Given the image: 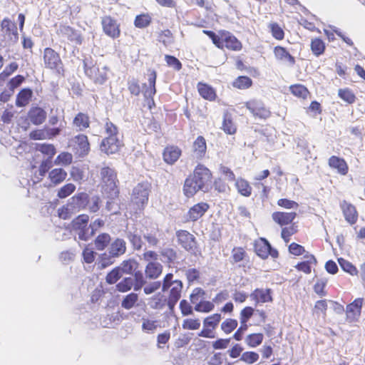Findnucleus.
<instances>
[{
    "label": "nucleus",
    "mask_w": 365,
    "mask_h": 365,
    "mask_svg": "<svg viewBox=\"0 0 365 365\" xmlns=\"http://www.w3.org/2000/svg\"><path fill=\"white\" fill-rule=\"evenodd\" d=\"M212 174L208 168L199 164L195 168L192 175L187 177L185 181L183 192L190 197L198 191L206 192L211 184Z\"/></svg>",
    "instance_id": "obj_1"
},
{
    "label": "nucleus",
    "mask_w": 365,
    "mask_h": 365,
    "mask_svg": "<svg viewBox=\"0 0 365 365\" xmlns=\"http://www.w3.org/2000/svg\"><path fill=\"white\" fill-rule=\"evenodd\" d=\"M182 287L183 284L182 281L174 279L172 273H168L165 276L163 281L162 291L163 292L169 291L166 304L170 312L173 311L175 304L180 299Z\"/></svg>",
    "instance_id": "obj_2"
},
{
    "label": "nucleus",
    "mask_w": 365,
    "mask_h": 365,
    "mask_svg": "<svg viewBox=\"0 0 365 365\" xmlns=\"http://www.w3.org/2000/svg\"><path fill=\"white\" fill-rule=\"evenodd\" d=\"M85 74L96 84H103L108 79V68L99 67L91 56L85 57L83 61Z\"/></svg>",
    "instance_id": "obj_3"
},
{
    "label": "nucleus",
    "mask_w": 365,
    "mask_h": 365,
    "mask_svg": "<svg viewBox=\"0 0 365 365\" xmlns=\"http://www.w3.org/2000/svg\"><path fill=\"white\" fill-rule=\"evenodd\" d=\"M126 252V242L124 240L116 238L112 241L108 247V254L103 253L101 255L102 267H106L107 265L113 262L112 259L119 257L124 255Z\"/></svg>",
    "instance_id": "obj_4"
},
{
    "label": "nucleus",
    "mask_w": 365,
    "mask_h": 365,
    "mask_svg": "<svg viewBox=\"0 0 365 365\" xmlns=\"http://www.w3.org/2000/svg\"><path fill=\"white\" fill-rule=\"evenodd\" d=\"M88 215H80L72 221L73 230L81 240L87 241L93 236V231L88 226Z\"/></svg>",
    "instance_id": "obj_5"
},
{
    "label": "nucleus",
    "mask_w": 365,
    "mask_h": 365,
    "mask_svg": "<svg viewBox=\"0 0 365 365\" xmlns=\"http://www.w3.org/2000/svg\"><path fill=\"white\" fill-rule=\"evenodd\" d=\"M101 176L103 184L105 191L110 192L111 196H116L118 194L116 173L109 167H105L101 169Z\"/></svg>",
    "instance_id": "obj_6"
},
{
    "label": "nucleus",
    "mask_w": 365,
    "mask_h": 365,
    "mask_svg": "<svg viewBox=\"0 0 365 365\" xmlns=\"http://www.w3.org/2000/svg\"><path fill=\"white\" fill-rule=\"evenodd\" d=\"M43 63L45 67L56 71L58 74L63 73V66L62 61L53 49L46 48L43 51Z\"/></svg>",
    "instance_id": "obj_7"
},
{
    "label": "nucleus",
    "mask_w": 365,
    "mask_h": 365,
    "mask_svg": "<svg viewBox=\"0 0 365 365\" xmlns=\"http://www.w3.org/2000/svg\"><path fill=\"white\" fill-rule=\"evenodd\" d=\"M150 185L148 182L138 183L133 190L131 201L138 208H142L148 201Z\"/></svg>",
    "instance_id": "obj_8"
},
{
    "label": "nucleus",
    "mask_w": 365,
    "mask_h": 365,
    "mask_svg": "<svg viewBox=\"0 0 365 365\" xmlns=\"http://www.w3.org/2000/svg\"><path fill=\"white\" fill-rule=\"evenodd\" d=\"M121 142L118 136H108L104 138L101 144V150L107 155L113 154L119 150Z\"/></svg>",
    "instance_id": "obj_9"
},
{
    "label": "nucleus",
    "mask_w": 365,
    "mask_h": 365,
    "mask_svg": "<svg viewBox=\"0 0 365 365\" xmlns=\"http://www.w3.org/2000/svg\"><path fill=\"white\" fill-rule=\"evenodd\" d=\"M101 24L103 31L108 36L115 38L119 36L120 29L117 21L109 16L102 18Z\"/></svg>",
    "instance_id": "obj_10"
},
{
    "label": "nucleus",
    "mask_w": 365,
    "mask_h": 365,
    "mask_svg": "<svg viewBox=\"0 0 365 365\" xmlns=\"http://www.w3.org/2000/svg\"><path fill=\"white\" fill-rule=\"evenodd\" d=\"M246 107L255 117L265 119L270 115L269 110L264 106L261 101L256 100L248 101L246 103Z\"/></svg>",
    "instance_id": "obj_11"
},
{
    "label": "nucleus",
    "mask_w": 365,
    "mask_h": 365,
    "mask_svg": "<svg viewBox=\"0 0 365 365\" xmlns=\"http://www.w3.org/2000/svg\"><path fill=\"white\" fill-rule=\"evenodd\" d=\"M255 249L257 255L262 259L267 258L269 255L276 257L278 255L277 251L273 250L265 239H261L260 241L256 242Z\"/></svg>",
    "instance_id": "obj_12"
},
{
    "label": "nucleus",
    "mask_w": 365,
    "mask_h": 365,
    "mask_svg": "<svg viewBox=\"0 0 365 365\" xmlns=\"http://www.w3.org/2000/svg\"><path fill=\"white\" fill-rule=\"evenodd\" d=\"M179 244L187 251H192L195 247V237L186 230H179L176 232Z\"/></svg>",
    "instance_id": "obj_13"
},
{
    "label": "nucleus",
    "mask_w": 365,
    "mask_h": 365,
    "mask_svg": "<svg viewBox=\"0 0 365 365\" xmlns=\"http://www.w3.org/2000/svg\"><path fill=\"white\" fill-rule=\"evenodd\" d=\"M363 303L364 299L358 298L356 299L352 303L347 305L346 313V317L349 320L354 321L360 316Z\"/></svg>",
    "instance_id": "obj_14"
},
{
    "label": "nucleus",
    "mask_w": 365,
    "mask_h": 365,
    "mask_svg": "<svg viewBox=\"0 0 365 365\" xmlns=\"http://www.w3.org/2000/svg\"><path fill=\"white\" fill-rule=\"evenodd\" d=\"M3 31L7 35L11 41L16 42L18 40L19 34L16 24L9 19L5 18L1 24Z\"/></svg>",
    "instance_id": "obj_15"
},
{
    "label": "nucleus",
    "mask_w": 365,
    "mask_h": 365,
    "mask_svg": "<svg viewBox=\"0 0 365 365\" xmlns=\"http://www.w3.org/2000/svg\"><path fill=\"white\" fill-rule=\"evenodd\" d=\"M340 206L345 220L351 225L354 224L358 219V214L355 207L345 200L341 202Z\"/></svg>",
    "instance_id": "obj_16"
},
{
    "label": "nucleus",
    "mask_w": 365,
    "mask_h": 365,
    "mask_svg": "<svg viewBox=\"0 0 365 365\" xmlns=\"http://www.w3.org/2000/svg\"><path fill=\"white\" fill-rule=\"evenodd\" d=\"M46 112L40 107H32L28 113L29 120L34 125L42 124L46 118Z\"/></svg>",
    "instance_id": "obj_17"
},
{
    "label": "nucleus",
    "mask_w": 365,
    "mask_h": 365,
    "mask_svg": "<svg viewBox=\"0 0 365 365\" xmlns=\"http://www.w3.org/2000/svg\"><path fill=\"white\" fill-rule=\"evenodd\" d=\"M222 41L224 46L233 51H240L242 43L230 32H222Z\"/></svg>",
    "instance_id": "obj_18"
},
{
    "label": "nucleus",
    "mask_w": 365,
    "mask_h": 365,
    "mask_svg": "<svg viewBox=\"0 0 365 365\" xmlns=\"http://www.w3.org/2000/svg\"><path fill=\"white\" fill-rule=\"evenodd\" d=\"M76 145H77V150L80 155H86L90 150V145L86 135L79 134L75 136L72 140Z\"/></svg>",
    "instance_id": "obj_19"
},
{
    "label": "nucleus",
    "mask_w": 365,
    "mask_h": 365,
    "mask_svg": "<svg viewBox=\"0 0 365 365\" xmlns=\"http://www.w3.org/2000/svg\"><path fill=\"white\" fill-rule=\"evenodd\" d=\"M296 216L297 214L294 212H275L272 214V219L275 222L283 226L292 223Z\"/></svg>",
    "instance_id": "obj_20"
},
{
    "label": "nucleus",
    "mask_w": 365,
    "mask_h": 365,
    "mask_svg": "<svg viewBox=\"0 0 365 365\" xmlns=\"http://www.w3.org/2000/svg\"><path fill=\"white\" fill-rule=\"evenodd\" d=\"M181 150L176 146H170L165 148L163 159L165 163L170 165L174 164L180 158Z\"/></svg>",
    "instance_id": "obj_21"
},
{
    "label": "nucleus",
    "mask_w": 365,
    "mask_h": 365,
    "mask_svg": "<svg viewBox=\"0 0 365 365\" xmlns=\"http://www.w3.org/2000/svg\"><path fill=\"white\" fill-rule=\"evenodd\" d=\"M209 205L205 202H200L192 207L188 212V217L192 221L200 218L208 210Z\"/></svg>",
    "instance_id": "obj_22"
},
{
    "label": "nucleus",
    "mask_w": 365,
    "mask_h": 365,
    "mask_svg": "<svg viewBox=\"0 0 365 365\" xmlns=\"http://www.w3.org/2000/svg\"><path fill=\"white\" fill-rule=\"evenodd\" d=\"M163 272V265L157 262H150L145 267L146 277L155 279L160 277Z\"/></svg>",
    "instance_id": "obj_23"
},
{
    "label": "nucleus",
    "mask_w": 365,
    "mask_h": 365,
    "mask_svg": "<svg viewBox=\"0 0 365 365\" xmlns=\"http://www.w3.org/2000/svg\"><path fill=\"white\" fill-rule=\"evenodd\" d=\"M274 53L277 60L288 63L289 66H293L295 63L294 58L284 47L276 46Z\"/></svg>",
    "instance_id": "obj_24"
},
{
    "label": "nucleus",
    "mask_w": 365,
    "mask_h": 365,
    "mask_svg": "<svg viewBox=\"0 0 365 365\" xmlns=\"http://www.w3.org/2000/svg\"><path fill=\"white\" fill-rule=\"evenodd\" d=\"M250 297L255 301L257 304L272 301L270 289H256L250 294Z\"/></svg>",
    "instance_id": "obj_25"
},
{
    "label": "nucleus",
    "mask_w": 365,
    "mask_h": 365,
    "mask_svg": "<svg viewBox=\"0 0 365 365\" xmlns=\"http://www.w3.org/2000/svg\"><path fill=\"white\" fill-rule=\"evenodd\" d=\"M58 32L71 41H74L77 43H81V42L79 34L69 26L61 25L58 29Z\"/></svg>",
    "instance_id": "obj_26"
},
{
    "label": "nucleus",
    "mask_w": 365,
    "mask_h": 365,
    "mask_svg": "<svg viewBox=\"0 0 365 365\" xmlns=\"http://www.w3.org/2000/svg\"><path fill=\"white\" fill-rule=\"evenodd\" d=\"M148 86L144 84L145 90L143 91V94L145 98H151L153 100V96L155 95L156 92L155 89V81H156V73L153 71L148 75Z\"/></svg>",
    "instance_id": "obj_27"
},
{
    "label": "nucleus",
    "mask_w": 365,
    "mask_h": 365,
    "mask_svg": "<svg viewBox=\"0 0 365 365\" xmlns=\"http://www.w3.org/2000/svg\"><path fill=\"white\" fill-rule=\"evenodd\" d=\"M67 177V173L63 168H54L48 173V179L53 185L63 182Z\"/></svg>",
    "instance_id": "obj_28"
},
{
    "label": "nucleus",
    "mask_w": 365,
    "mask_h": 365,
    "mask_svg": "<svg viewBox=\"0 0 365 365\" xmlns=\"http://www.w3.org/2000/svg\"><path fill=\"white\" fill-rule=\"evenodd\" d=\"M207 150L205 139L202 136H198L192 145V150L197 158L205 156Z\"/></svg>",
    "instance_id": "obj_29"
},
{
    "label": "nucleus",
    "mask_w": 365,
    "mask_h": 365,
    "mask_svg": "<svg viewBox=\"0 0 365 365\" xmlns=\"http://www.w3.org/2000/svg\"><path fill=\"white\" fill-rule=\"evenodd\" d=\"M89 196L86 192L78 193L71 198V206L78 210L86 209L88 206Z\"/></svg>",
    "instance_id": "obj_30"
},
{
    "label": "nucleus",
    "mask_w": 365,
    "mask_h": 365,
    "mask_svg": "<svg viewBox=\"0 0 365 365\" xmlns=\"http://www.w3.org/2000/svg\"><path fill=\"white\" fill-rule=\"evenodd\" d=\"M330 167L335 168L341 175H346L348 171V167L344 160L336 156H331L329 159Z\"/></svg>",
    "instance_id": "obj_31"
},
{
    "label": "nucleus",
    "mask_w": 365,
    "mask_h": 365,
    "mask_svg": "<svg viewBox=\"0 0 365 365\" xmlns=\"http://www.w3.org/2000/svg\"><path fill=\"white\" fill-rule=\"evenodd\" d=\"M167 298L158 292L148 299V305L154 309H163L166 304Z\"/></svg>",
    "instance_id": "obj_32"
},
{
    "label": "nucleus",
    "mask_w": 365,
    "mask_h": 365,
    "mask_svg": "<svg viewBox=\"0 0 365 365\" xmlns=\"http://www.w3.org/2000/svg\"><path fill=\"white\" fill-rule=\"evenodd\" d=\"M33 92L30 88H23L16 96V105L18 107H24L30 101Z\"/></svg>",
    "instance_id": "obj_33"
},
{
    "label": "nucleus",
    "mask_w": 365,
    "mask_h": 365,
    "mask_svg": "<svg viewBox=\"0 0 365 365\" xmlns=\"http://www.w3.org/2000/svg\"><path fill=\"white\" fill-rule=\"evenodd\" d=\"M197 90L200 95L205 99L213 101L215 99L216 93L214 89L207 84L199 83Z\"/></svg>",
    "instance_id": "obj_34"
},
{
    "label": "nucleus",
    "mask_w": 365,
    "mask_h": 365,
    "mask_svg": "<svg viewBox=\"0 0 365 365\" xmlns=\"http://www.w3.org/2000/svg\"><path fill=\"white\" fill-rule=\"evenodd\" d=\"M73 123L78 130L83 131L89 127V117L85 113H79L74 118Z\"/></svg>",
    "instance_id": "obj_35"
},
{
    "label": "nucleus",
    "mask_w": 365,
    "mask_h": 365,
    "mask_svg": "<svg viewBox=\"0 0 365 365\" xmlns=\"http://www.w3.org/2000/svg\"><path fill=\"white\" fill-rule=\"evenodd\" d=\"M159 232L158 230H147L143 233V239L149 247H157L160 242Z\"/></svg>",
    "instance_id": "obj_36"
},
{
    "label": "nucleus",
    "mask_w": 365,
    "mask_h": 365,
    "mask_svg": "<svg viewBox=\"0 0 365 365\" xmlns=\"http://www.w3.org/2000/svg\"><path fill=\"white\" fill-rule=\"evenodd\" d=\"M126 236L130 242L132 244L134 250H139L143 247V240H142L140 235L137 232V230L127 231Z\"/></svg>",
    "instance_id": "obj_37"
},
{
    "label": "nucleus",
    "mask_w": 365,
    "mask_h": 365,
    "mask_svg": "<svg viewBox=\"0 0 365 365\" xmlns=\"http://www.w3.org/2000/svg\"><path fill=\"white\" fill-rule=\"evenodd\" d=\"M138 263L134 260L129 259L128 260H124L120 266L118 267L121 274H130L133 272L135 271L138 268Z\"/></svg>",
    "instance_id": "obj_38"
},
{
    "label": "nucleus",
    "mask_w": 365,
    "mask_h": 365,
    "mask_svg": "<svg viewBox=\"0 0 365 365\" xmlns=\"http://www.w3.org/2000/svg\"><path fill=\"white\" fill-rule=\"evenodd\" d=\"M235 185L238 192L242 195L249 197L251 195L252 187L247 180L242 178L237 179Z\"/></svg>",
    "instance_id": "obj_39"
},
{
    "label": "nucleus",
    "mask_w": 365,
    "mask_h": 365,
    "mask_svg": "<svg viewBox=\"0 0 365 365\" xmlns=\"http://www.w3.org/2000/svg\"><path fill=\"white\" fill-rule=\"evenodd\" d=\"M307 259L304 262L298 263L296 268L306 274L311 272V264L316 263V259L313 255H306L304 257Z\"/></svg>",
    "instance_id": "obj_40"
},
{
    "label": "nucleus",
    "mask_w": 365,
    "mask_h": 365,
    "mask_svg": "<svg viewBox=\"0 0 365 365\" xmlns=\"http://www.w3.org/2000/svg\"><path fill=\"white\" fill-rule=\"evenodd\" d=\"M110 236L107 233L99 235L95 240V246L98 250H103L110 243Z\"/></svg>",
    "instance_id": "obj_41"
},
{
    "label": "nucleus",
    "mask_w": 365,
    "mask_h": 365,
    "mask_svg": "<svg viewBox=\"0 0 365 365\" xmlns=\"http://www.w3.org/2000/svg\"><path fill=\"white\" fill-rule=\"evenodd\" d=\"M73 160V155L68 152H63L60 153L54 160L56 165L66 166L70 165Z\"/></svg>",
    "instance_id": "obj_42"
},
{
    "label": "nucleus",
    "mask_w": 365,
    "mask_h": 365,
    "mask_svg": "<svg viewBox=\"0 0 365 365\" xmlns=\"http://www.w3.org/2000/svg\"><path fill=\"white\" fill-rule=\"evenodd\" d=\"M311 49L315 56H319L324 53L325 44L322 39L316 38L312 41Z\"/></svg>",
    "instance_id": "obj_43"
},
{
    "label": "nucleus",
    "mask_w": 365,
    "mask_h": 365,
    "mask_svg": "<svg viewBox=\"0 0 365 365\" xmlns=\"http://www.w3.org/2000/svg\"><path fill=\"white\" fill-rule=\"evenodd\" d=\"M264 336L262 334L257 333V334H249L245 341L247 345L250 347H256L262 344L263 341Z\"/></svg>",
    "instance_id": "obj_44"
},
{
    "label": "nucleus",
    "mask_w": 365,
    "mask_h": 365,
    "mask_svg": "<svg viewBox=\"0 0 365 365\" xmlns=\"http://www.w3.org/2000/svg\"><path fill=\"white\" fill-rule=\"evenodd\" d=\"M289 90L294 96L304 99L309 95L307 88L301 84L291 86Z\"/></svg>",
    "instance_id": "obj_45"
},
{
    "label": "nucleus",
    "mask_w": 365,
    "mask_h": 365,
    "mask_svg": "<svg viewBox=\"0 0 365 365\" xmlns=\"http://www.w3.org/2000/svg\"><path fill=\"white\" fill-rule=\"evenodd\" d=\"M138 299V296L135 293H130L126 295L121 302V306L125 309H130L135 305Z\"/></svg>",
    "instance_id": "obj_46"
},
{
    "label": "nucleus",
    "mask_w": 365,
    "mask_h": 365,
    "mask_svg": "<svg viewBox=\"0 0 365 365\" xmlns=\"http://www.w3.org/2000/svg\"><path fill=\"white\" fill-rule=\"evenodd\" d=\"M133 278L125 277L116 284V289L120 292H126L131 289L133 286Z\"/></svg>",
    "instance_id": "obj_47"
},
{
    "label": "nucleus",
    "mask_w": 365,
    "mask_h": 365,
    "mask_svg": "<svg viewBox=\"0 0 365 365\" xmlns=\"http://www.w3.org/2000/svg\"><path fill=\"white\" fill-rule=\"evenodd\" d=\"M37 150L48 156L46 159H52L56 154V148L52 144H38L36 147Z\"/></svg>",
    "instance_id": "obj_48"
},
{
    "label": "nucleus",
    "mask_w": 365,
    "mask_h": 365,
    "mask_svg": "<svg viewBox=\"0 0 365 365\" xmlns=\"http://www.w3.org/2000/svg\"><path fill=\"white\" fill-rule=\"evenodd\" d=\"M221 314H214L206 317L203 321L204 327H210L215 329L221 320Z\"/></svg>",
    "instance_id": "obj_49"
},
{
    "label": "nucleus",
    "mask_w": 365,
    "mask_h": 365,
    "mask_svg": "<svg viewBox=\"0 0 365 365\" xmlns=\"http://www.w3.org/2000/svg\"><path fill=\"white\" fill-rule=\"evenodd\" d=\"M75 190L76 185L74 184L67 183L58 190L57 196L61 199L66 198L72 194Z\"/></svg>",
    "instance_id": "obj_50"
},
{
    "label": "nucleus",
    "mask_w": 365,
    "mask_h": 365,
    "mask_svg": "<svg viewBox=\"0 0 365 365\" xmlns=\"http://www.w3.org/2000/svg\"><path fill=\"white\" fill-rule=\"evenodd\" d=\"M339 264L340 267L342 268V269L348 273H349L351 275H356L358 273V271L356 268L349 262L347 260L339 258L338 259Z\"/></svg>",
    "instance_id": "obj_51"
},
{
    "label": "nucleus",
    "mask_w": 365,
    "mask_h": 365,
    "mask_svg": "<svg viewBox=\"0 0 365 365\" xmlns=\"http://www.w3.org/2000/svg\"><path fill=\"white\" fill-rule=\"evenodd\" d=\"M251 85L252 80L247 76H240L233 82V86L240 89L249 88Z\"/></svg>",
    "instance_id": "obj_52"
},
{
    "label": "nucleus",
    "mask_w": 365,
    "mask_h": 365,
    "mask_svg": "<svg viewBox=\"0 0 365 365\" xmlns=\"http://www.w3.org/2000/svg\"><path fill=\"white\" fill-rule=\"evenodd\" d=\"M237 321L233 319H227L221 324V329L225 334L231 333L237 327Z\"/></svg>",
    "instance_id": "obj_53"
},
{
    "label": "nucleus",
    "mask_w": 365,
    "mask_h": 365,
    "mask_svg": "<svg viewBox=\"0 0 365 365\" xmlns=\"http://www.w3.org/2000/svg\"><path fill=\"white\" fill-rule=\"evenodd\" d=\"M215 306L209 301H200L195 307V310L199 312L207 313L213 310Z\"/></svg>",
    "instance_id": "obj_54"
},
{
    "label": "nucleus",
    "mask_w": 365,
    "mask_h": 365,
    "mask_svg": "<svg viewBox=\"0 0 365 365\" xmlns=\"http://www.w3.org/2000/svg\"><path fill=\"white\" fill-rule=\"evenodd\" d=\"M122 277V274L117 267L111 270L106 276V282L109 284H113Z\"/></svg>",
    "instance_id": "obj_55"
},
{
    "label": "nucleus",
    "mask_w": 365,
    "mask_h": 365,
    "mask_svg": "<svg viewBox=\"0 0 365 365\" xmlns=\"http://www.w3.org/2000/svg\"><path fill=\"white\" fill-rule=\"evenodd\" d=\"M182 327L184 329L196 330L200 327V322L197 319H186L183 321Z\"/></svg>",
    "instance_id": "obj_56"
},
{
    "label": "nucleus",
    "mask_w": 365,
    "mask_h": 365,
    "mask_svg": "<svg viewBox=\"0 0 365 365\" xmlns=\"http://www.w3.org/2000/svg\"><path fill=\"white\" fill-rule=\"evenodd\" d=\"M259 359V354L254 351L244 352L240 358V360L248 364H252Z\"/></svg>",
    "instance_id": "obj_57"
},
{
    "label": "nucleus",
    "mask_w": 365,
    "mask_h": 365,
    "mask_svg": "<svg viewBox=\"0 0 365 365\" xmlns=\"http://www.w3.org/2000/svg\"><path fill=\"white\" fill-rule=\"evenodd\" d=\"M100 197L98 195L89 197L86 209L92 212H97L100 208Z\"/></svg>",
    "instance_id": "obj_58"
},
{
    "label": "nucleus",
    "mask_w": 365,
    "mask_h": 365,
    "mask_svg": "<svg viewBox=\"0 0 365 365\" xmlns=\"http://www.w3.org/2000/svg\"><path fill=\"white\" fill-rule=\"evenodd\" d=\"M339 96L348 103H353L355 101V96L349 89H339Z\"/></svg>",
    "instance_id": "obj_59"
},
{
    "label": "nucleus",
    "mask_w": 365,
    "mask_h": 365,
    "mask_svg": "<svg viewBox=\"0 0 365 365\" xmlns=\"http://www.w3.org/2000/svg\"><path fill=\"white\" fill-rule=\"evenodd\" d=\"M150 23V17L148 15H139L135 19V26L138 28H145Z\"/></svg>",
    "instance_id": "obj_60"
},
{
    "label": "nucleus",
    "mask_w": 365,
    "mask_h": 365,
    "mask_svg": "<svg viewBox=\"0 0 365 365\" xmlns=\"http://www.w3.org/2000/svg\"><path fill=\"white\" fill-rule=\"evenodd\" d=\"M203 33L207 34L212 41L213 43L218 48H222L224 47V45L222 43V33L220 34V36L216 35L213 31H207L204 30Z\"/></svg>",
    "instance_id": "obj_61"
},
{
    "label": "nucleus",
    "mask_w": 365,
    "mask_h": 365,
    "mask_svg": "<svg viewBox=\"0 0 365 365\" xmlns=\"http://www.w3.org/2000/svg\"><path fill=\"white\" fill-rule=\"evenodd\" d=\"M269 28L272 31V36L278 40H281L284 38V31L276 23L271 24Z\"/></svg>",
    "instance_id": "obj_62"
},
{
    "label": "nucleus",
    "mask_w": 365,
    "mask_h": 365,
    "mask_svg": "<svg viewBox=\"0 0 365 365\" xmlns=\"http://www.w3.org/2000/svg\"><path fill=\"white\" fill-rule=\"evenodd\" d=\"M155 321L150 320L148 319H143V324H142V329L145 332H152L154 331L157 328Z\"/></svg>",
    "instance_id": "obj_63"
},
{
    "label": "nucleus",
    "mask_w": 365,
    "mask_h": 365,
    "mask_svg": "<svg viewBox=\"0 0 365 365\" xmlns=\"http://www.w3.org/2000/svg\"><path fill=\"white\" fill-rule=\"evenodd\" d=\"M161 255L166 262H172L176 258V252L170 248H165L161 251Z\"/></svg>",
    "instance_id": "obj_64"
}]
</instances>
